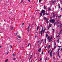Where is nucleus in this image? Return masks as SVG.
Instances as JSON below:
<instances>
[{
    "label": "nucleus",
    "mask_w": 62,
    "mask_h": 62,
    "mask_svg": "<svg viewBox=\"0 0 62 62\" xmlns=\"http://www.w3.org/2000/svg\"><path fill=\"white\" fill-rule=\"evenodd\" d=\"M43 13V15L44 16L45 14V11L44 10H42L41 11V13H40V16H42V14Z\"/></svg>",
    "instance_id": "1"
},
{
    "label": "nucleus",
    "mask_w": 62,
    "mask_h": 62,
    "mask_svg": "<svg viewBox=\"0 0 62 62\" xmlns=\"http://www.w3.org/2000/svg\"><path fill=\"white\" fill-rule=\"evenodd\" d=\"M55 22V19H52V23H54Z\"/></svg>",
    "instance_id": "2"
},
{
    "label": "nucleus",
    "mask_w": 62,
    "mask_h": 62,
    "mask_svg": "<svg viewBox=\"0 0 62 62\" xmlns=\"http://www.w3.org/2000/svg\"><path fill=\"white\" fill-rule=\"evenodd\" d=\"M54 46H56V42H55V41H54Z\"/></svg>",
    "instance_id": "3"
},
{
    "label": "nucleus",
    "mask_w": 62,
    "mask_h": 62,
    "mask_svg": "<svg viewBox=\"0 0 62 62\" xmlns=\"http://www.w3.org/2000/svg\"><path fill=\"white\" fill-rule=\"evenodd\" d=\"M55 2H56V0H55L52 1V4H55Z\"/></svg>",
    "instance_id": "4"
},
{
    "label": "nucleus",
    "mask_w": 62,
    "mask_h": 62,
    "mask_svg": "<svg viewBox=\"0 0 62 62\" xmlns=\"http://www.w3.org/2000/svg\"><path fill=\"white\" fill-rule=\"evenodd\" d=\"M52 41V39H51V38H50L48 42H51Z\"/></svg>",
    "instance_id": "5"
},
{
    "label": "nucleus",
    "mask_w": 62,
    "mask_h": 62,
    "mask_svg": "<svg viewBox=\"0 0 62 62\" xmlns=\"http://www.w3.org/2000/svg\"><path fill=\"white\" fill-rule=\"evenodd\" d=\"M58 56L59 57V58H60V57L59 56V52H58Z\"/></svg>",
    "instance_id": "6"
},
{
    "label": "nucleus",
    "mask_w": 62,
    "mask_h": 62,
    "mask_svg": "<svg viewBox=\"0 0 62 62\" xmlns=\"http://www.w3.org/2000/svg\"><path fill=\"white\" fill-rule=\"evenodd\" d=\"M33 55H31V56L30 58H29V60H30V59H31V58H32V57H33Z\"/></svg>",
    "instance_id": "7"
},
{
    "label": "nucleus",
    "mask_w": 62,
    "mask_h": 62,
    "mask_svg": "<svg viewBox=\"0 0 62 62\" xmlns=\"http://www.w3.org/2000/svg\"><path fill=\"white\" fill-rule=\"evenodd\" d=\"M52 52H53V49L52 50L51 52H50V54H52Z\"/></svg>",
    "instance_id": "8"
},
{
    "label": "nucleus",
    "mask_w": 62,
    "mask_h": 62,
    "mask_svg": "<svg viewBox=\"0 0 62 62\" xmlns=\"http://www.w3.org/2000/svg\"><path fill=\"white\" fill-rule=\"evenodd\" d=\"M28 44L27 43H26L25 44V46L26 47H27V45H28Z\"/></svg>",
    "instance_id": "9"
},
{
    "label": "nucleus",
    "mask_w": 62,
    "mask_h": 62,
    "mask_svg": "<svg viewBox=\"0 0 62 62\" xmlns=\"http://www.w3.org/2000/svg\"><path fill=\"white\" fill-rule=\"evenodd\" d=\"M16 55V54H12V55H13V56H15Z\"/></svg>",
    "instance_id": "10"
},
{
    "label": "nucleus",
    "mask_w": 62,
    "mask_h": 62,
    "mask_svg": "<svg viewBox=\"0 0 62 62\" xmlns=\"http://www.w3.org/2000/svg\"><path fill=\"white\" fill-rule=\"evenodd\" d=\"M41 50V48H39V50H38V52H40V51Z\"/></svg>",
    "instance_id": "11"
},
{
    "label": "nucleus",
    "mask_w": 62,
    "mask_h": 62,
    "mask_svg": "<svg viewBox=\"0 0 62 62\" xmlns=\"http://www.w3.org/2000/svg\"><path fill=\"white\" fill-rule=\"evenodd\" d=\"M62 24L61 23H60V27H62Z\"/></svg>",
    "instance_id": "12"
},
{
    "label": "nucleus",
    "mask_w": 62,
    "mask_h": 62,
    "mask_svg": "<svg viewBox=\"0 0 62 62\" xmlns=\"http://www.w3.org/2000/svg\"><path fill=\"white\" fill-rule=\"evenodd\" d=\"M44 20H45V21H46V20L47 19L46 17H44Z\"/></svg>",
    "instance_id": "13"
},
{
    "label": "nucleus",
    "mask_w": 62,
    "mask_h": 62,
    "mask_svg": "<svg viewBox=\"0 0 62 62\" xmlns=\"http://www.w3.org/2000/svg\"><path fill=\"white\" fill-rule=\"evenodd\" d=\"M39 42H40V40H39L37 43V44H39Z\"/></svg>",
    "instance_id": "14"
},
{
    "label": "nucleus",
    "mask_w": 62,
    "mask_h": 62,
    "mask_svg": "<svg viewBox=\"0 0 62 62\" xmlns=\"http://www.w3.org/2000/svg\"><path fill=\"white\" fill-rule=\"evenodd\" d=\"M50 46H51V45H50L49 46H47V47L49 49V48H50Z\"/></svg>",
    "instance_id": "15"
},
{
    "label": "nucleus",
    "mask_w": 62,
    "mask_h": 62,
    "mask_svg": "<svg viewBox=\"0 0 62 62\" xmlns=\"http://www.w3.org/2000/svg\"><path fill=\"white\" fill-rule=\"evenodd\" d=\"M59 39H60L59 38L58 40H57L58 41V43H59Z\"/></svg>",
    "instance_id": "16"
},
{
    "label": "nucleus",
    "mask_w": 62,
    "mask_h": 62,
    "mask_svg": "<svg viewBox=\"0 0 62 62\" xmlns=\"http://www.w3.org/2000/svg\"><path fill=\"white\" fill-rule=\"evenodd\" d=\"M39 26H38L37 27V29L38 30H39Z\"/></svg>",
    "instance_id": "17"
},
{
    "label": "nucleus",
    "mask_w": 62,
    "mask_h": 62,
    "mask_svg": "<svg viewBox=\"0 0 62 62\" xmlns=\"http://www.w3.org/2000/svg\"><path fill=\"white\" fill-rule=\"evenodd\" d=\"M59 35H60V34H61V31H60V32H59Z\"/></svg>",
    "instance_id": "18"
},
{
    "label": "nucleus",
    "mask_w": 62,
    "mask_h": 62,
    "mask_svg": "<svg viewBox=\"0 0 62 62\" xmlns=\"http://www.w3.org/2000/svg\"><path fill=\"white\" fill-rule=\"evenodd\" d=\"M57 21L58 24H59V20H58V19Z\"/></svg>",
    "instance_id": "19"
},
{
    "label": "nucleus",
    "mask_w": 62,
    "mask_h": 62,
    "mask_svg": "<svg viewBox=\"0 0 62 62\" xmlns=\"http://www.w3.org/2000/svg\"><path fill=\"white\" fill-rule=\"evenodd\" d=\"M23 0H22L21 1L20 3H23Z\"/></svg>",
    "instance_id": "20"
},
{
    "label": "nucleus",
    "mask_w": 62,
    "mask_h": 62,
    "mask_svg": "<svg viewBox=\"0 0 62 62\" xmlns=\"http://www.w3.org/2000/svg\"><path fill=\"white\" fill-rule=\"evenodd\" d=\"M45 29H44L43 30V34H44V32H45ZM45 30H46V29H45Z\"/></svg>",
    "instance_id": "21"
},
{
    "label": "nucleus",
    "mask_w": 62,
    "mask_h": 62,
    "mask_svg": "<svg viewBox=\"0 0 62 62\" xmlns=\"http://www.w3.org/2000/svg\"><path fill=\"white\" fill-rule=\"evenodd\" d=\"M43 40V39H42L41 40V43H42Z\"/></svg>",
    "instance_id": "22"
},
{
    "label": "nucleus",
    "mask_w": 62,
    "mask_h": 62,
    "mask_svg": "<svg viewBox=\"0 0 62 62\" xmlns=\"http://www.w3.org/2000/svg\"><path fill=\"white\" fill-rule=\"evenodd\" d=\"M47 27H48V29H47V30H49V29L50 28V27H49V26H47Z\"/></svg>",
    "instance_id": "23"
},
{
    "label": "nucleus",
    "mask_w": 62,
    "mask_h": 62,
    "mask_svg": "<svg viewBox=\"0 0 62 62\" xmlns=\"http://www.w3.org/2000/svg\"><path fill=\"white\" fill-rule=\"evenodd\" d=\"M30 25L29 24V26L28 27L27 29H29V27H30Z\"/></svg>",
    "instance_id": "24"
},
{
    "label": "nucleus",
    "mask_w": 62,
    "mask_h": 62,
    "mask_svg": "<svg viewBox=\"0 0 62 62\" xmlns=\"http://www.w3.org/2000/svg\"><path fill=\"white\" fill-rule=\"evenodd\" d=\"M43 32V31H41V36H42V33Z\"/></svg>",
    "instance_id": "25"
},
{
    "label": "nucleus",
    "mask_w": 62,
    "mask_h": 62,
    "mask_svg": "<svg viewBox=\"0 0 62 62\" xmlns=\"http://www.w3.org/2000/svg\"><path fill=\"white\" fill-rule=\"evenodd\" d=\"M44 9H46V7L44 6Z\"/></svg>",
    "instance_id": "26"
},
{
    "label": "nucleus",
    "mask_w": 62,
    "mask_h": 62,
    "mask_svg": "<svg viewBox=\"0 0 62 62\" xmlns=\"http://www.w3.org/2000/svg\"><path fill=\"white\" fill-rule=\"evenodd\" d=\"M51 9L49 8V9H48V10H49V11H51Z\"/></svg>",
    "instance_id": "27"
},
{
    "label": "nucleus",
    "mask_w": 62,
    "mask_h": 62,
    "mask_svg": "<svg viewBox=\"0 0 62 62\" xmlns=\"http://www.w3.org/2000/svg\"><path fill=\"white\" fill-rule=\"evenodd\" d=\"M57 24V23H56L55 22L54 23V26H55V24Z\"/></svg>",
    "instance_id": "28"
},
{
    "label": "nucleus",
    "mask_w": 62,
    "mask_h": 62,
    "mask_svg": "<svg viewBox=\"0 0 62 62\" xmlns=\"http://www.w3.org/2000/svg\"><path fill=\"white\" fill-rule=\"evenodd\" d=\"M8 61V59H6V60H5V62H7Z\"/></svg>",
    "instance_id": "29"
},
{
    "label": "nucleus",
    "mask_w": 62,
    "mask_h": 62,
    "mask_svg": "<svg viewBox=\"0 0 62 62\" xmlns=\"http://www.w3.org/2000/svg\"><path fill=\"white\" fill-rule=\"evenodd\" d=\"M60 35H59L58 36H57V38H59V37H60V36H59Z\"/></svg>",
    "instance_id": "30"
},
{
    "label": "nucleus",
    "mask_w": 62,
    "mask_h": 62,
    "mask_svg": "<svg viewBox=\"0 0 62 62\" xmlns=\"http://www.w3.org/2000/svg\"><path fill=\"white\" fill-rule=\"evenodd\" d=\"M30 43H29V44H28V45L27 46V47H28V46H29V45H30Z\"/></svg>",
    "instance_id": "31"
},
{
    "label": "nucleus",
    "mask_w": 62,
    "mask_h": 62,
    "mask_svg": "<svg viewBox=\"0 0 62 62\" xmlns=\"http://www.w3.org/2000/svg\"><path fill=\"white\" fill-rule=\"evenodd\" d=\"M47 57H46L45 58V61H47Z\"/></svg>",
    "instance_id": "32"
},
{
    "label": "nucleus",
    "mask_w": 62,
    "mask_h": 62,
    "mask_svg": "<svg viewBox=\"0 0 62 62\" xmlns=\"http://www.w3.org/2000/svg\"><path fill=\"white\" fill-rule=\"evenodd\" d=\"M60 3L61 4H62V0H61L60 1Z\"/></svg>",
    "instance_id": "33"
},
{
    "label": "nucleus",
    "mask_w": 62,
    "mask_h": 62,
    "mask_svg": "<svg viewBox=\"0 0 62 62\" xmlns=\"http://www.w3.org/2000/svg\"><path fill=\"white\" fill-rule=\"evenodd\" d=\"M42 31H43V27H42Z\"/></svg>",
    "instance_id": "34"
},
{
    "label": "nucleus",
    "mask_w": 62,
    "mask_h": 62,
    "mask_svg": "<svg viewBox=\"0 0 62 62\" xmlns=\"http://www.w3.org/2000/svg\"><path fill=\"white\" fill-rule=\"evenodd\" d=\"M58 58H56L55 59V60H57V59H58Z\"/></svg>",
    "instance_id": "35"
},
{
    "label": "nucleus",
    "mask_w": 62,
    "mask_h": 62,
    "mask_svg": "<svg viewBox=\"0 0 62 62\" xmlns=\"http://www.w3.org/2000/svg\"><path fill=\"white\" fill-rule=\"evenodd\" d=\"M54 47H54V49H55L56 48H57V47L56 46H54Z\"/></svg>",
    "instance_id": "36"
},
{
    "label": "nucleus",
    "mask_w": 62,
    "mask_h": 62,
    "mask_svg": "<svg viewBox=\"0 0 62 62\" xmlns=\"http://www.w3.org/2000/svg\"><path fill=\"white\" fill-rule=\"evenodd\" d=\"M45 43H46V39H45Z\"/></svg>",
    "instance_id": "37"
},
{
    "label": "nucleus",
    "mask_w": 62,
    "mask_h": 62,
    "mask_svg": "<svg viewBox=\"0 0 62 62\" xmlns=\"http://www.w3.org/2000/svg\"><path fill=\"white\" fill-rule=\"evenodd\" d=\"M24 24V23H22V26H23V25Z\"/></svg>",
    "instance_id": "38"
},
{
    "label": "nucleus",
    "mask_w": 62,
    "mask_h": 62,
    "mask_svg": "<svg viewBox=\"0 0 62 62\" xmlns=\"http://www.w3.org/2000/svg\"><path fill=\"white\" fill-rule=\"evenodd\" d=\"M11 29L12 30H13V27H11Z\"/></svg>",
    "instance_id": "39"
},
{
    "label": "nucleus",
    "mask_w": 62,
    "mask_h": 62,
    "mask_svg": "<svg viewBox=\"0 0 62 62\" xmlns=\"http://www.w3.org/2000/svg\"><path fill=\"white\" fill-rule=\"evenodd\" d=\"M49 27H51V26H52V24H50V25H49Z\"/></svg>",
    "instance_id": "40"
},
{
    "label": "nucleus",
    "mask_w": 62,
    "mask_h": 62,
    "mask_svg": "<svg viewBox=\"0 0 62 62\" xmlns=\"http://www.w3.org/2000/svg\"><path fill=\"white\" fill-rule=\"evenodd\" d=\"M16 60V58H13L14 60Z\"/></svg>",
    "instance_id": "41"
},
{
    "label": "nucleus",
    "mask_w": 62,
    "mask_h": 62,
    "mask_svg": "<svg viewBox=\"0 0 62 62\" xmlns=\"http://www.w3.org/2000/svg\"><path fill=\"white\" fill-rule=\"evenodd\" d=\"M48 36V34H46V37H47Z\"/></svg>",
    "instance_id": "42"
},
{
    "label": "nucleus",
    "mask_w": 62,
    "mask_h": 62,
    "mask_svg": "<svg viewBox=\"0 0 62 62\" xmlns=\"http://www.w3.org/2000/svg\"><path fill=\"white\" fill-rule=\"evenodd\" d=\"M55 15H53V17L54 18V17H55Z\"/></svg>",
    "instance_id": "43"
},
{
    "label": "nucleus",
    "mask_w": 62,
    "mask_h": 62,
    "mask_svg": "<svg viewBox=\"0 0 62 62\" xmlns=\"http://www.w3.org/2000/svg\"><path fill=\"white\" fill-rule=\"evenodd\" d=\"M49 32V31H47V34H48Z\"/></svg>",
    "instance_id": "44"
},
{
    "label": "nucleus",
    "mask_w": 62,
    "mask_h": 62,
    "mask_svg": "<svg viewBox=\"0 0 62 62\" xmlns=\"http://www.w3.org/2000/svg\"><path fill=\"white\" fill-rule=\"evenodd\" d=\"M41 0H39V3H40L41 2Z\"/></svg>",
    "instance_id": "45"
},
{
    "label": "nucleus",
    "mask_w": 62,
    "mask_h": 62,
    "mask_svg": "<svg viewBox=\"0 0 62 62\" xmlns=\"http://www.w3.org/2000/svg\"><path fill=\"white\" fill-rule=\"evenodd\" d=\"M58 47L59 48H60L61 47V46H58Z\"/></svg>",
    "instance_id": "46"
},
{
    "label": "nucleus",
    "mask_w": 62,
    "mask_h": 62,
    "mask_svg": "<svg viewBox=\"0 0 62 62\" xmlns=\"http://www.w3.org/2000/svg\"><path fill=\"white\" fill-rule=\"evenodd\" d=\"M28 29V32H29V31H30V30L29 29Z\"/></svg>",
    "instance_id": "47"
},
{
    "label": "nucleus",
    "mask_w": 62,
    "mask_h": 62,
    "mask_svg": "<svg viewBox=\"0 0 62 62\" xmlns=\"http://www.w3.org/2000/svg\"><path fill=\"white\" fill-rule=\"evenodd\" d=\"M46 15H49V14H48V13H46Z\"/></svg>",
    "instance_id": "48"
},
{
    "label": "nucleus",
    "mask_w": 62,
    "mask_h": 62,
    "mask_svg": "<svg viewBox=\"0 0 62 62\" xmlns=\"http://www.w3.org/2000/svg\"><path fill=\"white\" fill-rule=\"evenodd\" d=\"M41 60H42V58H40V59L39 61H41Z\"/></svg>",
    "instance_id": "49"
},
{
    "label": "nucleus",
    "mask_w": 62,
    "mask_h": 62,
    "mask_svg": "<svg viewBox=\"0 0 62 62\" xmlns=\"http://www.w3.org/2000/svg\"><path fill=\"white\" fill-rule=\"evenodd\" d=\"M43 54V51H42V54Z\"/></svg>",
    "instance_id": "50"
},
{
    "label": "nucleus",
    "mask_w": 62,
    "mask_h": 62,
    "mask_svg": "<svg viewBox=\"0 0 62 62\" xmlns=\"http://www.w3.org/2000/svg\"><path fill=\"white\" fill-rule=\"evenodd\" d=\"M18 38H19V39H21V37L20 36H18Z\"/></svg>",
    "instance_id": "51"
},
{
    "label": "nucleus",
    "mask_w": 62,
    "mask_h": 62,
    "mask_svg": "<svg viewBox=\"0 0 62 62\" xmlns=\"http://www.w3.org/2000/svg\"><path fill=\"white\" fill-rule=\"evenodd\" d=\"M57 27H58V28H59V25H58V26H57Z\"/></svg>",
    "instance_id": "52"
},
{
    "label": "nucleus",
    "mask_w": 62,
    "mask_h": 62,
    "mask_svg": "<svg viewBox=\"0 0 62 62\" xmlns=\"http://www.w3.org/2000/svg\"><path fill=\"white\" fill-rule=\"evenodd\" d=\"M53 55H55V53H53Z\"/></svg>",
    "instance_id": "53"
},
{
    "label": "nucleus",
    "mask_w": 62,
    "mask_h": 62,
    "mask_svg": "<svg viewBox=\"0 0 62 62\" xmlns=\"http://www.w3.org/2000/svg\"><path fill=\"white\" fill-rule=\"evenodd\" d=\"M35 38H36V37H37H37H38V36H37L36 35H35Z\"/></svg>",
    "instance_id": "54"
},
{
    "label": "nucleus",
    "mask_w": 62,
    "mask_h": 62,
    "mask_svg": "<svg viewBox=\"0 0 62 62\" xmlns=\"http://www.w3.org/2000/svg\"><path fill=\"white\" fill-rule=\"evenodd\" d=\"M28 1L29 2H30V0H28Z\"/></svg>",
    "instance_id": "55"
},
{
    "label": "nucleus",
    "mask_w": 62,
    "mask_h": 62,
    "mask_svg": "<svg viewBox=\"0 0 62 62\" xmlns=\"http://www.w3.org/2000/svg\"><path fill=\"white\" fill-rule=\"evenodd\" d=\"M50 56L51 57V56H52V54H50Z\"/></svg>",
    "instance_id": "56"
},
{
    "label": "nucleus",
    "mask_w": 62,
    "mask_h": 62,
    "mask_svg": "<svg viewBox=\"0 0 62 62\" xmlns=\"http://www.w3.org/2000/svg\"><path fill=\"white\" fill-rule=\"evenodd\" d=\"M50 51H48V53L49 54H50Z\"/></svg>",
    "instance_id": "57"
},
{
    "label": "nucleus",
    "mask_w": 62,
    "mask_h": 62,
    "mask_svg": "<svg viewBox=\"0 0 62 62\" xmlns=\"http://www.w3.org/2000/svg\"><path fill=\"white\" fill-rule=\"evenodd\" d=\"M49 37L48 36L47 38V39H49Z\"/></svg>",
    "instance_id": "58"
},
{
    "label": "nucleus",
    "mask_w": 62,
    "mask_h": 62,
    "mask_svg": "<svg viewBox=\"0 0 62 62\" xmlns=\"http://www.w3.org/2000/svg\"><path fill=\"white\" fill-rule=\"evenodd\" d=\"M58 8H60V5H59V6Z\"/></svg>",
    "instance_id": "59"
},
{
    "label": "nucleus",
    "mask_w": 62,
    "mask_h": 62,
    "mask_svg": "<svg viewBox=\"0 0 62 62\" xmlns=\"http://www.w3.org/2000/svg\"><path fill=\"white\" fill-rule=\"evenodd\" d=\"M46 22H48V19H46Z\"/></svg>",
    "instance_id": "60"
},
{
    "label": "nucleus",
    "mask_w": 62,
    "mask_h": 62,
    "mask_svg": "<svg viewBox=\"0 0 62 62\" xmlns=\"http://www.w3.org/2000/svg\"><path fill=\"white\" fill-rule=\"evenodd\" d=\"M52 30H53V31H54V30H55L54 29H52Z\"/></svg>",
    "instance_id": "61"
},
{
    "label": "nucleus",
    "mask_w": 62,
    "mask_h": 62,
    "mask_svg": "<svg viewBox=\"0 0 62 62\" xmlns=\"http://www.w3.org/2000/svg\"><path fill=\"white\" fill-rule=\"evenodd\" d=\"M51 22H52V21L51 20H50V21H49L50 23H51Z\"/></svg>",
    "instance_id": "62"
},
{
    "label": "nucleus",
    "mask_w": 62,
    "mask_h": 62,
    "mask_svg": "<svg viewBox=\"0 0 62 62\" xmlns=\"http://www.w3.org/2000/svg\"><path fill=\"white\" fill-rule=\"evenodd\" d=\"M59 49H58V51H57V52H59Z\"/></svg>",
    "instance_id": "63"
},
{
    "label": "nucleus",
    "mask_w": 62,
    "mask_h": 62,
    "mask_svg": "<svg viewBox=\"0 0 62 62\" xmlns=\"http://www.w3.org/2000/svg\"><path fill=\"white\" fill-rule=\"evenodd\" d=\"M16 35H17V33H16V34H15Z\"/></svg>",
    "instance_id": "64"
}]
</instances>
